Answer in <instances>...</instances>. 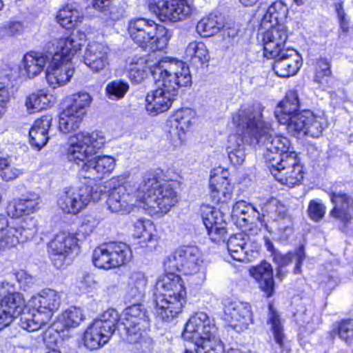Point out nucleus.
<instances>
[{"label": "nucleus", "instance_id": "obj_1", "mask_svg": "<svg viewBox=\"0 0 353 353\" xmlns=\"http://www.w3.org/2000/svg\"><path fill=\"white\" fill-rule=\"evenodd\" d=\"M124 181L121 175L105 182L110 188L106 206L112 213L128 214L140 206L151 215L163 214L179 201L175 183L164 181L154 173H148L137 186Z\"/></svg>", "mask_w": 353, "mask_h": 353}, {"label": "nucleus", "instance_id": "obj_2", "mask_svg": "<svg viewBox=\"0 0 353 353\" xmlns=\"http://www.w3.org/2000/svg\"><path fill=\"white\" fill-rule=\"evenodd\" d=\"M257 123L250 125L248 133L253 136L251 143L265 144L263 156L272 174L281 184L290 187L299 184L303 178V166L292 151L290 140L285 137L273 136L270 123Z\"/></svg>", "mask_w": 353, "mask_h": 353}, {"label": "nucleus", "instance_id": "obj_3", "mask_svg": "<svg viewBox=\"0 0 353 353\" xmlns=\"http://www.w3.org/2000/svg\"><path fill=\"white\" fill-rule=\"evenodd\" d=\"M106 143V137L100 131H83L70 138L66 150L69 161L81 167L84 178L98 180L111 173L116 165V159L110 155H99L94 158Z\"/></svg>", "mask_w": 353, "mask_h": 353}, {"label": "nucleus", "instance_id": "obj_4", "mask_svg": "<svg viewBox=\"0 0 353 353\" xmlns=\"http://www.w3.org/2000/svg\"><path fill=\"white\" fill-rule=\"evenodd\" d=\"M164 73L155 81L157 88L146 96V110L157 115L170 109L178 90L191 84L192 77L187 64L177 60L170 67H165Z\"/></svg>", "mask_w": 353, "mask_h": 353}, {"label": "nucleus", "instance_id": "obj_5", "mask_svg": "<svg viewBox=\"0 0 353 353\" xmlns=\"http://www.w3.org/2000/svg\"><path fill=\"white\" fill-rule=\"evenodd\" d=\"M81 47L73 34L54 37L46 43V50L52 54L46 71V78L50 87L57 88L70 81L74 73L72 59Z\"/></svg>", "mask_w": 353, "mask_h": 353}, {"label": "nucleus", "instance_id": "obj_6", "mask_svg": "<svg viewBox=\"0 0 353 353\" xmlns=\"http://www.w3.org/2000/svg\"><path fill=\"white\" fill-rule=\"evenodd\" d=\"M154 312L165 322H171L181 312L186 302V291L181 277L174 273L162 275L157 281Z\"/></svg>", "mask_w": 353, "mask_h": 353}, {"label": "nucleus", "instance_id": "obj_7", "mask_svg": "<svg viewBox=\"0 0 353 353\" xmlns=\"http://www.w3.org/2000/svg\"><path fill=\"white\" fill-rule=\"evenodd\" d=\"M216 332L213 321L201 312L190 318L182 336L197 346L196 353H224V346L217 337Z\"/></svg>", "mask_w": 353, "mask_h": 353}, {"label": "nucleus", "instance_id": "obj_8", "mask_svg": "<svg viewBox=\"0 0 353 353\" xmlns=\"http://www.w3.org/2000/svg\"><path fill=\"white\" fill-rule=\"evenodd\" d=\"M233 123L239 128H245L243 132V137H239L237 134H232L229 137L228 152V157L234 165H241L245 160L244 148L242 146L244 142L250 145H259L263 146V143L252 142L253 136L249 134L248 129L250 125H257V123H269L263 121L262 116V109L259 105L250 106L240 109L232 117Z\"/></svg>", "mask_w": 353, "mask_h": 353}, {"label": "nucleus", "instance_id": "obj_9", "mask_svg": "<svg viewBox=\"0 0 353 353\" xmlns=\"http://www.w3.org/2000/svg\"><path fill=\"white\" fill-rule=\"evenodd\" d=\"M128 32L131 39L143 49L153 51L164 49L171 37V32L154 21L137 18L129 22Z\"/></svg>", "mask_w": 353, "mask_h": 353}, {"label": "nucleus", "instance_id": "obj_10", "mask_svg": "<svg viewBox=\"0 0 353 353\" xmlns=\"http://www.w3.org/2000/svg\"><path fill=\"white\" fill-rule=\"evenodd\" d=\"M164 265L170 271L177 270L184 274L195 275L197 283H201L205 280V268L202 254L196 246L179 248L167 257Z\"/></svg>", "mask_w": 353, "mask_h": 353}, {"label": "nucleus", "instance_id": "obj_11", "mask_svg": "<svg viewBox=\"0 0 353 353\" xmlns=\"http://www.w3.org/2000/svg\"><path fill=\"white\" fill-rule=\"evenodd\" d=\"M178 59L170 57L158 58L154 53L146 57H133L129 59L128 78L132 83L139 84L151 75L154 81L164 73L165 67H170Z\"/></svg>", "mask_w": 353, "mask_h": 353}, {"label": "nucleus", "instance_id": "obj_12", "mask_svg": "<svg viewBox=\"0 0 353 353\" xmlns=\"http://www.w3.org/2000/svg\"><path fill=\"white\" fill-rule=\"evenodd\" d=\"M119 321V313L114 309L105 311L87 328L84 345L90 350H97L108 342Z\"/></svg>", "mask_w": 353, "mask_h": 353}, {"label": "nucleus", "instance_id": "obj_13", "mask_svg": "<svg viewBox=\"0 0 353 353\" xmlns=\"http://www.w3.org/2000/svg\"><path fill=\"white\" fill-rule=\"evenodd\" d=\"M36 228V221L28 217L14 219L10 221L0 215V250L14 248L20 242L31 238Z\"/></svg>", "mask_w": 353, "mask_h": 353}, {"label": "nucleus", "instance_id": "obj_14", "mask_svg": "<svg viewBox=\"0 0 353 353\" xmlns=\"http://www.w3.org/2000/svg\"><path fill=\"white\" fill-rule=\"evenodd\" d=\"M132 259L130 247L122 242H110L96 248L92 254L95 267L105 270L127 264Z\"/></svg>", "mask_w": 353, "mask_h": 353}, {"label": "nucleus", "instance_id": "obj_15", "mask_svg": "<svg viewBox=\"0 0 353 353\" xmlns=\"http://www.w3.org/2000/svg\"><path fill=\"white\" fill-rule=\"evenodd\" d=\"M101 190L89 185L72 187L64 191L59 197L57 205L65 214L79 213L91 201L101 199Z\"/></svg>", "mask_w": 353, "mask_h": 353}, {"label": "nucleus", "instance_id": "obj_16", "mask_svg": "<svg viewBox=\"0 0 353 353\" xmlns=\"http://www.w3.org/2000/svg\"><path fill=\"white\" fill-rule=\"evenodd\" d=\"M148 8L159 21L175 23L190 17L195 7L188 0H149Z\"/></svg>", "mask_w": 353, "mask_h": 353}, {"label": "nucleus", "instance_id": "obj_17", "mask_svg": "<svg viewBox=\"0 0 353 353\" xmlns=\"http://www.w3.org/2000/svg\"><path fill=\"white\" fill-rule=\"evenodd\" d=\"M92 101L87 92H79L72 96L71 105L64 109L59 115V128L61 132L68 134L75 132L85 114V109Z\"/></svg>", "mask_w": 353, "mask_h": 353}, {"label": "nucleus", "instance_id": "obj_18", "mask_svg": "<svg viewBox=\"0 0 353 353\" xmlns=\"http://www.w3.org/2000/svg\"><path fill=\"white\" fill-rule=\"evenodd\" d=\"M327 125V119L323 113L317 115L310 110H304L292 119L289 128L290 134L293 136L307 135L318 138L322 135Z\"/></svg>", "mask_w": 353, "mask_h": 353}, {"label": "nucleus", "instance_id": "obj_19", "mask_svg": "<svg viewBox=\"0 0 353 353\" xmlns=\"http://www.w3.org/2000/svg\"><path fill=\"white\" fill-rule=\"evenodd\" d=\"M78 240L70 232H60L48 245V252L54 267L62 268L70 261V256L78 250Z\"/></svg>", "mask_w": 353, "mask_h": 353}, {"label": "nucleus", "instance_id": "obj_20", "mask_svg": "<svg viewBox=\"0 0 353 353\" xmlns=\"http://www.w3.org/2000/svg\"><path fill=\"white\" fill-rule=\"evenodd\" d=\"M223 318L236 332L247 330L253 323V314L249 303L234 301H225Z\"/></svg>", "mask_w": 353, "mask_h": 353}, {"label": "nucleus", "instance_id": "obj_21", "mask_svg": "<svg viewBox=\"0 0 353 353\" xmlns=\"http://www.w3.org/2000/svg\"><path fill=\"white\" fill-rule=\"evenodd\" d=\"M62 302L61 293L51 289L45 288L33 295L28 301V307L37 310L46 320L51 321Z\"/></svg>", "mask_w": 353, "mask_h": 353}, {"label": "nucleus", "instance_id": "obj_22", "mask_svg": "<svg viewBox=\"0 0 353 353\" xmlns=\"http://www.w3.org/2000/svg\"><path fill=\"white\" fill-rule=\"evenodd\" d=\"M267 30L263 32L262 42L263 54L267 58H276L281 55L284 45L288 39V32L284 24L264 28Z\"/></svg>", "mask_w": 353, "mask_h": 353}, {"label": "nucleus", "instance_id": "obj_23", "mask_svg": "<svg viewBox=\"0 0 353 353\" xmlns=\"http://www.w3.org/2000/svg\"><path fill=\"white\" fill-rule=\"evenodd\" d=\"M109 46L96 41L88 43L83 55V63L93 72H100L110 65Z\"/></svg>", "mask_w": 353, "mask_h": 353}, {"label": "nucleus", "instance_id": "obj_24", "mask_svg": "<svg viewBox=\"0 0 353 353\" xmlns=\"http://www.w3.org/2000/svg\"><path fill=\"white\" fill-rule=\"evenodd\" d=\"M122 324L129 335L134 336L132 339L138 342L145 332V325L147 323V316L145 309L140 304H133L127 307L123 312Z\"/></svg>", "mask_w": 353, "mask_h": 353}, {"label": "nucleus", "instance_id": "obj_25", "mask_svg": "<svg viewBox=\"0 0 353 353\" xmlns=\"http://www.w3.org/2000/svg\"><path fill=\"white\" fill-rule=\"evenodd\" d=\"M202 219L211 240L219 242L227 231L226 223L222 212L212 206L205 205L202 208Z\"/></svg>", "mask_w": 353, "mask_h": 353}, {"label": "nucleus", "instance_id": "obj_26", "mask_svg": "<svg viewBox=\"0 0 353 353\" xmlns=\"http://www.w3.org/2000/svg\"><path fill=\"white\" fill-rule=\"evenodd\" d=\"M52 54L31 51L23 57L19 65V73L22 77L34 79L43 71L48 65Z\"/></svg>", "mask_w": 353, "mask_h": 353}, {"label": "nucleus", "instance_id": "obj_27", "mask_svg": "<svg viewBox=\"0 0 353 353\" xmlns=\"http://www.w3.org/2000/svg\"><path fill=\"white\" fill-rule=\"evenodd\" d=\"M25 307V301L19 293L9 294L0 302V330L8 326Z\"/></svg>", "mask_w": 353, "mask_h": 353}, {"label": "nucleus", "instance_id": "obj_28", "mask_svg": "<svg viewBox=\"0 0 353 353\" xmlns=\"http://www.w3.org/2000/svg\"><path fill=\"white\" fill-rule=\"evenodd\" d=\"M275 59L273 70L281 77H289L297 73L302 64L300 54L294 49H285Z\"/></svg>", "mask_w": 353, "mask_h": 353}, {"label": "nucleus", "instance_id": "obj_29", "mask_svg": "<svg viewBox=\"0 0 353 353\" xmlns=\"http://www.w3.org/2000/svg\"><path fill=\"white\" fill-rule=\"evenodd\" d=\"M299 107L297 92L291 90L287 93L285 99L279 103L275 110V116L278 121L286 126L289 133V128L292 119L300 115L301 112H297Z\"/></svg>", "mask_w": 353, "mask_h": 353}, {"label": "nucleus", "instance_id": "obj_30", "mask_svg": "<svg viewBox=\"0 0 353 353\" xmlns=\"http://www.w3.org/2000/svg\"><path fill=\"white\" fill-rule=\"evenodd\" d=\"M330 199L334 204L330 216L343 224L350 223L353 217V198L345 193L333 192Z\"/></svg>", "mask_w": 353, "mask_h": 353}, {"label": "nucleus", "instance_id": "obj_31", "mask_svg": "<svg viewBox=\"0 0 353 353\" xmlns=\"http://www.w3.org/2000/svg\"><path fill=\"white\" fill-rule=\"evenodd\" d=\"M41 202L39 194L31 192L21 198L14 199L8 206V214L12 217L19 218L23 215L34 213L39 209Z\"/></svg>", "mask_w": 353, "mask_h": 353}, {"label": "nucleus", "instance_id": "obj_32", "mask_svg": "<svg viewBox=\"0 0 353 353\" xmlns=\"http://www.w3.org/2000/svg\"><path fill=\"white\" fill-rule=\"evenodd\" d=\"M52 122V117L50 115H44L37 119L30 129V143L37 150H40L47 144Z\"/></svg>", "mask_w": 353, "mask_h": 353}, {"label": "nucleus", "instance_id": "obj_33", "mask_svg": "<svg viewBox=\"0 0 353 353\" xmlns=\"http://www.w3.org/2000/svg\"><path fill=\"white\" fill-rule=\"evenodd\" d=\"M210 194L213 202L227 203L232 196L233 186L227 176L215 174L210 177Z\"/></svg>", "mask_w": 353, "mask_h": 353}, {"label": "nucleus", "instance_id": "obj_34", "mask_svg": "<svg viewBox=\"0 0 353 353\" xmlns=\"http://www.w3.org/2000/svg\"><path fill=\"white\" fill-rule=\"evenodd\" d=\"M266 208L268 216L276 223L279 232L286 234L288 236L291 232L292 228L290 227V219L287 216L285 206L278 200L272 199L268 201Z\"/></svg>", "mask_w": 353, "mask_h": 353}, {"label": "nucleus", "instance_id": "obj_35", "mask_svg": "<svg viewBox=\"0 0 353 353\" xmlns=\"http://www.w3.org/2000/svg\"><path fill=\"white\" fill-rule=\"evenodd\" d=\"M250 274L259 283L261 290L270 296L274 293V281L271 265L267 262L261 263L249 270Z\"/></svg>", "mask_w": 353, "mask_h": 353}, {"label": "nucleus", "instance_id": "obj_36", "mask_svg": "<svg viewBox=\"0 0 353 353\" xmlns=\"http://www.w3.org/2000/svg\"><path fill=\"white\" fill-rule=\"evenodd\" d=\"M288 12V9L285 3L282 1H275L268 7L261 19V26L262 28H269L283 24Z\"/></svg>", "mask_w": 353, "mask_h": 353}, {"label": "nucleus", "instance_id": "obj_37", "mask_svg": "<svg viewBox=\"0 0 353 353\" xmlns=\"http://www.w3.org/2000/svg\"><path fill=\"white\" fill-rule=\"evenodd\" d=\"M248 241V235L244 233H238L229 238L227 248L234 260L244 261L248 259L245 248Z\"/></svg>", "mask_w": 353, "mask_h": 353}, {"label": "nucleus", "instance_id": "obj_38", "mask_svg": "<svg viewBox=\"0 0 353 353\" xmlns=\"http://www.w3.org/2000/svg\"><path fill=\"white\" fill-rule=\"evenodd\" d=\"M185 58L192 62L201 64L207 63L210 60V51L202 41H193L190 42L185 49Z\"/></svg>", "mask_w": 353, "mask_h": 353}, {"label": "nucleus", "instance_id": "obj_39", "mask_svg": "<svg viewBox=\"0 0 353 353\" xmlns=\"http://www.w3.org/2000/svg\"><path fill=\"white\" fill-rule=\"evenodd\" d=\"M56 19L63 28L70 29L81 21L83 14L73 6L67 5L59 10Z\"/></svg>", "mask_w": 353, "mask_h": 353}, {"label": "nucleus", "instance_id": "obj_40", "mask_svg": "<svg viewBox=\"0 0 353 353\" xmlns=\"http://www.w3.org/2000/svg\"><path fill=\"white\" fill-rule=\"evenodd\" d=\"M28 308V312L23 314L20 319L19 325L22 329L34 332L50 323L37 310L32 307Z\"/></svg>", "mask_w": 353, "mask_h": 353}, {"label": "nucleus", "instance_id": "obj_41", "mask_svg": "<svg viewBox=\"0 0 353 353\" xmlns=\"http://www.w3.org/2000/svg\"><path fill=\"white\" fill-rule=\"evenodd\" d=\"M52 97L41 90L28 95L26 100V107L30 114L35 113L50 107Z\"/></svg>", "mask_w": 353, "mask_h": 353}, {"label": "nucleus", "instance_id": "obj_42", "mask_svg": "<svg viewBox=\"0 0 353 353\" xmlns=\"http://www.w3.org/2000/svg\"><path fill=\"white\" fill-rule=\"evenodd\" d=\"M223 26L221 19L214 14L201 19L197 23L196 30L202 37H210L217 34Z\"/></svg>", "mask_w": 353, "mask_h": 353}, {"label": "nucleus", "instance_id": "obj_43", "mask_svg": "<svg viewBox=\"0 0 353 353\" xmlns=\"http://www.w3.org/2000/svg\"><path fill=\"white\" fill-rule=\"evenodd\" d=\"M305 252L303 247L299 248L294 252H289L286 254H283L279 252L274 254V261L280 268H283L290 264L293 259L296 261L295 267L294 269V274H299L301 272V265L305 259Z\"/></svg>", "mask_w": 353, "mask_h": 353}, {"label": "nucleus", "instance_id": "obj_44", "mask_svg": "<svg viewBox=\"0 0 353 353\" xmlns=\"http://www.w3.org/2000/svg\"><path fill=\"white\" fill-rule=\"evenodd\" d=\"M268 309V324L270 325V330L272 332L274 341L280 347H282L285 337L283 333L281 319L272 304L269 305Z\"/></svg>", "mask_w": 353, "mask_h": 353}, {"label": "nucleus", "instance_id": "obj_45", "mask_svg": "<svg viewBox=\"0 0 353 353\" xmlns=\"http://www.w3.org/2000/svg\"><path fill=\"white\" fill-rule=\"evenodd\" d=\"M84 314L81 308L70 307L59 316L58 323L65 328H74L80 325L84 320Z\"/></svg>", "mask_w": 353, "mask_h": 353}, {"label": "nucleus", "instance_id": "obj_46", "mask_svg": "<svg viewBox=\"0 0 353 353\" xmlns=\"http://www.w3.org/2000/svg\"><path fill=\"white\" fill-rule=\"evenodd\" d=\"M134 236L144 242L157 239L155 226L148 220H137L134 224Z\"/></svg>", "mask_w": 353, "mask_h": 353}, {"label": "nucleus", "instance_id": "obj_47", "mask_svg": "<svg viewBox=\"0 0 353 353\" xmlns=\"http://www.w3.org/2000/svg\"><path fill=\"white\" fill-rule=\"evenodd\" d=\"M130 85L128 82L117 79L109 82L105 87V91L107 97L111 100H119L123 99L128 92Z\"/></svg>", "mask_w": 353, "mask_h": 353}, {"label": "nucleus", "instance_id": "obj_48", "mask_svg": "<svg viewBox=\"0 0 353 353\" xmlns=\"http://www.w3.org/2000/svg\"><path fill=\"white\" fill-rule=\"evenodd\" d=\"M194 117L195 112L192 109L185 108L177 110L174 114L176 129L185 134L190 128Z\"/></svg>", "mask_w": 353, "mask_h": 353}, {"label": "nucleus", "instance_id": "obj_49", "mask_svg": "<svg viewBox=\"0 0 353 353\" xmlns=\"http://www.w3.org/2000/svg\"><path fill=\"white\" fill-rule=\"evenodd\" d=\"M125 4H111V0L102 9H95L101 13V17L105 20L118 21L123 17L125 14Z\"/></svg>", "mask_w": 353, "mask_h": 353}, {"label": "nucleus", "instance_id": "obj_50", "mask_svg": "<svg viewBox=\"0 0 353 353\" xmlns=\"http://www.w3.org/2000/svg\"><path fill=\"white\" fill-rule=\"evenodd\" d=\"M24 30V26L19 21L9 20L2 23L0 26V39H6L21 34Z\"/></svg>", "mask_w": 353, "mask_h": 353}, {"label": "nucleus", "instance_id": "obj_51", "mask_svg": "<svg viewBox=\"0 0 353 353\" xmlns=\"http://www.w3.org/2000/svg\"><path fill=\"white\" fill-rule=\"evenodd\" d=\"M254 208L244 201H237L232 207V218L236 225H242L244 223L245 214L254 213Z\"/></svg>", "mask_w": 353, "mask_h": 353}, {"label": "nucleus", "instance_id": "obj_52", "mask_svg": "<svg viewBox=\"0 0 353 353\" xmlns=\"http://www.w3.org/2000/svg\"><path fill=\"white\" fill-rule=\"evenodd\" d=\"M334 332L347 343L353 342V321L351 319L340 321L335 327Z\"/></svg>", "mask_w": 353, "mask_h": 353}, {"label": "nucleus", "instance_id": "obj_53", "mask_svg": "<svg viewBox=\"0 0 353 353\" xmlns=\"http://www.w3.org/2000/svg\"><path fill=\"white\" fill-rule=\"evenodd\" d=\"M325 209V206L321 201H310L308 205V214L310 218L314 221H319L324 217Z\"/></svg>", "mask_w": 353, "mask_h": 353}, {"label": "nucleus", "instance_id": "obj_54", "mask_svg": "<svg viewBox=\"0 0 353 353\" xmlns=\"http://www.w3.org/2000/svg\"><path fill=\"white\" fill-rule=\"evenodd\" d=\"M43 342L49 349H57L61 343L59 332L52 327H49L43 334Z\"/></svg>", "mask_w": 353, "mask_h": 353}, {"label": "nucleus", "instance_id": "obj_55", "mask_svg": "<svg viewBox=\"0 0 353 353\" xmlns=\"http://www.w3.org/2000/svg\"><path fill=\"white\" fill-rule=\"evenodd\" d=\"M128 283L145 292L148 285V277L142 272L134 271L129 275Z\"/></svg>", "mask_w": 353, "mask_h": 353}, {"label": "nucleus", "instance_id": "obj_56", "mask_svg": "<svg viewBox=\"0 0 353 353\" xmlns=\"http://www.w3.org/2000/svg\"><path fill=\"white\" fill-rule=\"evenodd\" d=\"M145 294V292L128 283L125 290L124 299L128 303H137L143 300Z\"/></svg>", "mask_w": 353, "mask_h": 353}, {"label": "nucleus", "instance_id": "obj_57", "mask_svg": "<svg viewBox=\"0 0 353 353\" xmlns=\"http://www.w3.org/2000/svg\"><path fill=\"white\" fill-rule=\"evenodd\" d=\"M99 223V219L92 215H85L79 227V232L85 236L94 232Z\"/></svg>", "mask_w": 353, "mask_h": 353}, {"label": "nucleus", "instance_id": "obj_58", "mask_svg": "<svg viewBox=\"0 0 353 353\" xmlns=\"http://www.w3.org/2000/svg\"><path fill=\"white\" fill-rule=\"evenodd\" d=\"M97 282L90 275L84 276L77 283V288L81 293L92 292L97 289Z\"/></svg>", "mask_w": 353, "mask_h": 353}, {"label": "nucleus", "instance_id": "obj_59", "mask_svg": "<svg viewBox=\"0 0 353 353\" xmlns=\"http://www.w3.org/2000/svg\"><path fill=\"white\" fill-rule=\"evenodd\" d=\"M330 65L325 59H320L317 62L316 68L315 79L320 81L324 77H330L331 75Z\"/></svg>", "mask_w": 353, "mask_h": 353}, {"label": "nucleus", "instance_id": "obj_60", "mask_svg": "<svg viewBox=\"0 0 353 353\" xmlns=\"http://www.w3.org/2000/svg\"><path fill=\"white\" fill-rule=\"evenodd\" d=\"M1 171H2L1 174L2 179L6 181L17 179L21 174L19 169L10 166V163L8 160L7 165L2 168Z\"/></svg>", "mask_w": 353, "mask_h": 353}, {"label": "nucleus", "instance_id": "obj_61", "mask_svg": "<svg viewBox=\"0 0 353 353\" xmlns=\"http://www.w3.org/2000/svg\"><path fill=\"white\" fill-rule=\"evenodd\" d=\"M9 100L10 92L8 88L0 82V118L6 112Z\"/></svg>", "mask_w": 353, "mask_h": 353}, {"label": "nucleus", "instance_id": "obj_62", "mask_svg": "<svg viewBox=\"0 0 353 353\" xmlns=\"http://www.w3.org/2000/svg\"><path fill=\"white\" fill-rule=\"evenodd\" d=\"M296 323H299L301 326H303L307 327L310 330H312L314 329L313 320L310 314H307L306 312H304L303 314H295Z\"/></svg>", "mask_w": 353, "mask_h": 353}, {"label": "nucleus", "instance_id": "obj_63", "mask_svg": "<svg viewBox=\"0 0 353 353\" xmlns=\"http://www.w3.org/2000/svg\"><path fill=\"white\" fill-rule=\"evenodd\" d=\"M222 34L224 37L229 39H234L238 35L239 30L235 26H231L230 24L224 25L221 28Z\"/></svg>", "mask_w": 353, "mask_h": 353}, {"label": "nucleus", "instance_id": "obj_64", "mask_svg": "<svg viewBox=\"0 0 353 353\" xmlns=\"http://www.w3.org/2000/svg\"><path fill=\"white\" fill-rule=\"evenodd\" d=\"M245 214V219L246 220H243L244 223H242V225H238L240 228H244L249 224H253L259 219V212L255 208L254 213H248Z\"/></svg>", "mask_w": 353, "mask_h": 353}]
</instances>
